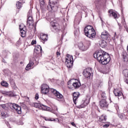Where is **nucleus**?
Segmentation results:
<instances>
[{
	"instance_id": "obj_12",
	"label": "nucleus",
	"mask_w": 128,
	"mask_h": 128,
	"mask_svg": "<svg viewBox=\"0 0 128 128\" xmlns=\"http://www.w3.org/2000/svg\"><path fill=\"white\" fill-rule=\"evenodd\" d=\"M12 108L15 110H16L18 114H22V108H20L18 105L16 104H13Z\"/></svg>"
},
{
	"instance_id": "obj_20",
	"label": "nucleus",
	"mask_w": 128,
	"mask_h": 128,
	"mask_svg": "<svg viewBox=\"0 0 128 128\" xmlns=\"http://www.w3.org/2000/svg\"><path fill=\"white\" fill-rule=\"evenodd\" d=\"M114 94L116 96H122V92L118 90V89H115L114 90Z\"/></svg>"
},
{
	"instance_id": "obj_19",
	"label": "nucleus",
	"mask_w": 128,
	"mask_h": 128,
	"mask_svg": "<svg viewBox=\"0 0 128 128\" xmlns=\"http://www.w3.org/2000/svg\"><path fill=\"white\" fill-rule=\"evenodd\" d=\"M35 52L38 54L42 52V46L38 45L35 47Z\"/></svg>"
},
{
	"instance_id": "obj_6",
	"label": "nucleus",
	"mask_w": 128,
	"mask_h": 128,
	"mask_svg": "<svg viewBox=\"0 0 128 128\" xmlns=\"http://www.w3.org/2000/svg\"><path fill=\"white\" fill-rule=\"evenodd\" d=\"M20 32L21 33V36H22V38H24V36H26V26H24V24H21L20 26Z\"/></svg>"
},
{
	"instance_id": "obj_34",
	"label": "nucleus",
	"mask_w": 128,
	"mask_h": 128,
	"mask_svg": "<svg viewBox=\"0 0 128 128\" xmlns=\"http://www.w3.org/2000/svg\"><path fill=\"white\" fill-rule=\"evenodd\" d=\"M57 56H60V50H58L56 52Z\"/></svg>"
},
{
	"instance_id": "obj_22",
	"label": "nucleus",
	"mask_w": 128,
	"mask_h": 128,
	"mask_svg": "<svg viewBox=\"0 0 128 128\" xmlns=\"http://www.w3.org/2000/svg\"><path fill=\"white\" fill-rule=\"evenodd\" d=\"M32 66H34V62H30L26 68V70H30V67Z\"/></svg>"
},
{
	"instance_id": "obj_43",
	"label": "nucleus",
	"mask_w": 128,
	"mask_h": 128,
	"mask_svg": "<svg viewBox=\"0 0 128 128\" xmlns=\"http://www.w3.org/2000/svg\"><path fill=\"white\" fill-rule=\"evenodd\" d=\"M108 12H109V14H110H110H112V10H110L108 11Z\"/></svg>"
},
{
	"instance_id": "obj_33",
	"label": "nucleus",
	"mask_w": 128,
	"mask_h": 128,
	"mask_svg": "<svg viewBox=\"0 0 128 128\" xmlns=\"http://www.w3.org/2000/svg\"><path fill=\"white\" fill-rule=\"evenodd\" d=\"M112 14L115 18H118V14L116 12H113Z\"/></svg>"
},
{
	"instance_id": "obj_39",
	"label": "nucleus",
	"mask_w": 128,
	"mask_h": 128,
	"mask_svg": "<svg viewBox=\"0 0 128 128\" xmlns=\"http://www.w3.org/2000/svg\"><path fill=\"white\" fill-rule=\"evenodd\" d=\"M110 126V125L106 124L103 126V128H108Z\"/></svg>"
},
{
	"instance_id": "obj_35",
	"label": "nucleus",
	"mask_w": 128,
	"mask_h": 128,
	"mask_svg": "<svg viewBox=\"0 0 128 128\" xmlns=\"http://www.w3.org/2000/svg\"><path fill=\"white\" fill-rule=\"evenodd\" d=\"M53 110H54V112H58V107L56 106H54L53 108Z\"/></svg>"
},
{
	"instance_id": "obj_37",
	"label": "nucleus",
	"mask_w": 128,
	"mask_h": 128,
	"mask_svg": "<svg viewBox=\"0 0 128 128\" xmlns=\"http://www.w3.org/2000/svg\"><path fill=\"white\" fill-rule=\"evenodd\" d=\"M35 98L36 100H38V94H36Z\"/></svg>"
},
{
	"instance_id": "obj_41",
	"label": "nucleus",
	"mask_w": 128,
	"mask_h": 128,
	"mask_svg": "<svg viewBox=\"0 0 128 128\" xmlns=\"http://www.w3.org/2000/svg\"><path fill=\"white\" fill-rule=\"evenodd\" d=\"M48 120H50V122H54L56 120V119L54 118H52V119H49Z\"/></svg>"
},
{
	"instance_id": "obj_18",
	"label": "nucleus",
	"mask_w": 128,
	"mask_h": 128,
	"mask_svg": "<svg viewBox=\"0 0 128 128\" xmlns=\"http://www.w3.org/2000/svg\"><path fill=\"white\" fill-rule=\"evenodd\" d=\"M100 106L101 108H107L108 107V102L106 100V99H104L100 100Z\"/></svg>"
},
{
	"instance_id": "obj_25",
	"label": "nucleus",
	"mask_w": 128,
	"mask_h": 128,
	"mask_svg": "<svg viewBox=\"0 0 128 128\" xmlns=\"http://www.w3.org/2000/svg\"><path fill=\"white\" fill-rule=\"evenodd\" d=\"M1 84L2 86H4L5 88H8V83L6 81H2L1 82Z\"/></svg>"
},
{
	"instance_id": "obj_17",
	"label": "nucleus",
	"mask_w": 128,
	"mask_h": 128,
	"mask_svg": "<svg viewBox=\"0 0 128 128\" xmlns=\"http://www.w3.org/2000/svg\"><path fill=\"white\" fill-rule=\"evenodd\" d=\"M48 8L49 12H52L56 10V7H54L52 3H50Z\"/></svg>"
},
{
	"instance_id": "obj_28",
	"label": "nucleus",
	"mask_w": 128,
	"mask_h": 128,
	"mask_svg": "<svg viewBox=\"0 0 128 128\" xmlns=\"http://www.w3.org/2000/svg\"><path fill=\"white\" fill-rule=\"evenodd\" d=\"M100 120L101 122H104V120H106V116H104L103 115L100 118Z\"/></svg>"
},
{
	"instance_id": "obj_9",
	"label": "nucleus",
	"mask_w": 128,
	"mask_h": 128,
	"mask_svg": "<svg viewBox=\"0 0 128 128\" xmlns=\"http://www.w3.org/2000/svg\"><path fill=\"white\" fill-rule=\"evenodd\" d=\"M51 92L52 94H54V96H56L58 98L62 99V98H64L62 94H60V93L54 88L51 89Z\"/></svg>"
},
{
	"instance_id": "obj_27",
	"label": "nucleus",
	"mask_w": 128,
	"mask_h": 128,
	"mask_svg": "<svg viewBox=\"0 0 128 128\" xmlns=\"http://www.w3.org/2000/svg\"><path fill=\"white\" fill-rule=\"evenodd\" d=\"M5 94L6 96H14V93H12V92H6Z\"/></svg>"
},
{
	"instance_id": "obj_38",
	"label": "nucleus",
	"mask_w": 128,
	"mask_h": 128,
	"mask_svg": "<svg viewBox=\"0 0 128 128\" xmlns=\"http://www.w3.org/2000/svg\"><path fill=\"white\" fill-rule=\"evenodd\" d=\"M71 124L73 126H75V128H76V124H74V122H72L71 123Z\"/></svg>"
},
{
	"instance_id": "obj_11",
	"label": "nucleus",
	"mask_w": 128,
	"mask_h": 128,
	"mask_svg": "<svg viewBox=\"0 0 128 128\" xmlns=\"http://www.w3.org/2000/svg\"><path fill=\"white\" fill-rule=\"evenodd\" d=\"M32 14V10H30L28 13V16H29L28 18V22L29 26H34V19L32 18V16H30Z\"/></svg>"
},
{
	"instance_id": "obj_24",
	"label": "nucleus",
	"mask_w": 128,
	"mask_h": 128,
	"mask_svg": "<svg viewBox=\"0 0 128 128\" xmlns=\"http://www.w3.org/2000/svg\"><path fill=\"white\" fill-rule=\"evenodd\" d=\"M123 59L124 62H128V55L126 53H125L123 56Z\"/></svg>"
},
{
	"instance_id": "obj_2",
	"label": "nucleus",
	"mask_w": 128,
	"mask_h": 128,
	"mask_svg": "<svg viewBox=\"0 0 128 128\" xmlns=\"http://www.w3.org/2000/svg\"><path fill=\"white\" fill-rule=\"evenodd\" d=\"M65 64L67 68H72L74 64V58H72V56L70 54H68Z\"/></svg>"
},
{
	"instance_id": "obj_21",
	"label": "nucleus",
	"mask_w": 128,
	"mask_h": 128,
	"mask_svg": "<svg viewBox=\"0 0 128 128\" xmlns=\"http://www.w3.org/2000/svg\"><path fill=\"white\" fill-rule=\"evenodd\" d=\"M40 38L42 40L46 42V40H48V35L46 34H42Z\"/></svg>"
},
{
	"instance_id": "obj_10",
	"label": "nucleus",
	"mask_w": 128,
	"mask_h": 128,
	"mask_svg": "<svg viewBox=\"0 0 128 128\" xmlns=\"http://www.w3.org/2000/svg\"><path fill=\"white\" fill-rule=\"evenodd\" d=\"M68 88H70V86H72L74 88H80V83L78 81H77L76 82H74L73 84H72L70 81L68 82Z\"/></svg>"
},
{
	"instance_id": "obj_3",
	"label": "nucleus",
	"mask_w": 128,
	"mask_h": 128,
	"mask_svg": "<svg viewBox=\"0 0 128 128\" xmlns=\"http://www.w3.org/2000/svg\"><path fill=\"white\" fill-rule=\"evenodd\" d=\"M34 106L37 108H40V110H47L50 112V108L40 103H34Z\"/></svg>"
},
{
	"instance_id": "obj_1",
	"label": "nucleus",
	"mask_w": 128,
	"mask_h": 128,
	"mask_svg": "<svg viewBox=\"0 0 128 128\" xmlns=\"http://www.w3.org/2000/svg\"><path fill=\"white\" fill-rule=\"evenodd\" d=\"M94 56V58H96L98 62L102 64H108L110 62V54L104 51H99L96 52Z\"/></svg>"
},
{
	"instance_id": "obj_4",
	"label": "nucleus",
	"mask_w": 128,
	"mask_h": 128,
	"mask_svg": "<svg viewBox=\"0 0 128 128\" xmlns=\"http://www.w3.org/2000/svg\"><path fill=\"white\" fill-rule=\"evenodd\" d=\"M90 44H92L90 42H88L87 43L86 46L84 45V44H82V43H79L78 46L80 50H82V52H86V50H88V48H90Z\"/></svg>"
},
{
	"instance_id": "obj_40",
	"label": "nucleus",
	"mask_w": 128,
	"mask_h": 128,
	"mask_svg": "<svg viewBox=\"0 0 128 128\" xmlns=\"http://www.w3.org/2000/svg\"><path fill=\"white\" fill-rule=\"evenodd\" d=\"M0 106H2V108H6V104H1Z\"/></svg>"
},
{
	"instance_id": "obj_31",
	"label": "nucleus",
	"mask_w": 128,
	"mask_h": 128,
	"mask_svg": "<svg viewBox=\"0 0 128 128\" xmlns=\"http://www.w3.org/2000/svg\"><path fill=\"white\" fill-rule=\"evenodd\" d=\"M56 24H52V26L54 28V30H60V27H56Z\"/></svg>"
},
{
	"instance_id": "obj_8",
	"label": "nucleus",
	"mask_w": 128,
	"mask_h": 128,
	"mask_svg": "<svg viewBox=\"0 0 128 128\" xmlns=\"http://www.w3.org/2000/svg\"><path fill=\"white\" fill-rule=\"evenodd\" d=\"M88 104V100H82L81 102H80L78 105L76 106V107L78 108H86V106Z\"/></svg>"
},
{
	"instance_id": "obj_26",
	"label": "nucleus",
	"mask_w": 128,
	"mask_h": 128,
	"mask_svg": "<svg viewBox=\"0 0 128 128\" xmlns=\"http://www.w3.org/2000/svg\"><path fill=\"white\" fill-rule=\"evenodd\" d=\"M100 46H102V48L106 46V42L105 40H102L100 43Z\"/></svg>"
},
{
	"instance_id": "obj_45",
	"label": "nucleus",
	"mask_w": 128,
	"mask_h": 128,
	"mask_svg": "<svg viewBox=\"0 0 128 128\" xmlns=\"http://www.w3.org/2000/svg\"><path fill=\"white\" fill-rule=\"evenodd\" d=\"M43 4H44V2H43Z\"/></svg>"
},
{
	"instance_id": "obj_13",
	"label": "nucleus",
	"mask_w": 128,
	"mask_h": 128,
	"mask_svg": "<svg viewBox=\"0 0 128 128\" xmlns=\"http://www.w3.org/2000/svg\"><path fill=\"white\" fill-rule=\"evenodd\" d=\"M80 94L78 92H74L73 94V101L76 104V102L78 100V98H80Z\"/></svg>"
},
{
	"instance_id": "obj_15",
	"label": "nucleus",
	"mask_w": 128,
	"mask_h": 128,
	"mask_svg": "<svg viewBox=\"0 0 128 128\" xmlns=\"http://www.w3.org/2000/svg\"><path fill=\"white\" fill-rule=\"evenodd\" d=\"M94 29L92 26H88L84 28V33L86 36L88 34Z\"/></svg>"
},
{
	"instance_id": "obj_32",
	"label": "nucleus",
	"mask_w": 128,
	"mask_h": 128,
	"mask_svg": "<svg viewBox=\"0 0 128 128\" xmlns=\"http://www.w3.org/2000/svg\"><path fill=\"white\" fill-rule=\"evenodd\" d=\"M102 97L104 98V100H106V93L104 92H102Z\"/></svg>"
},
{
	"instance_id": "obj_44",
	"label": "nucleus",
	"mask_w": 128,
	"mask_h": 128,
	"mask_svg": "<svg viewBox=\"0 0 128 128\" xmlns=\"http://www.w3.org/2000/svg\"><path fill=\"white\" fill-rule=\"evenodd\" d=\"M110 102H112V99H110Z\"/></svg>"
},
{
	"instance_id": "obj_16",
	"label": "nucleus",
	"mask_w": 128,
	"mask_h": 128,
	"mask_svg": "<svg viewBox=\"0 0 128 128\" xmlns=\"http://www.w3.org/2000/svg\"><path fill=\"white\" fill-rule=\"evenodd\" d=\"M86 36L90 38H94L96 37V31L94 30V29L93 28Z\"/></svg>"
},
{
	"instance_id": "obj_29",
	"label": "nucleus",
	"mask_w": 128,
	"mask_h": 128,
	"mask_svg": "<svg viewBox=\"0 0 128 128\" xmlns=\"http://www.w3.org/2000/svg\"><path fill=\"white\" fill-rule=\"evenodd\" d=\"M123 74L126 76V78H128V70H125L123 72Z\"/></svg>"
},
{
	"instance_id": "obj_5",
	"label": "nucleus",
	"mask_w": 128,
	"mask_h": 128,
	"mask_svg": "<svg viewBox=\"0 0 128 128\" xmlns=\"http://www.w3.org/2000/svg\"><path fill=\"white\" fill-rule=\"evenodd\" d=\"M82 74L85 78H90V76H92V69L90 68H88L84 70Z\"/></svg>"
},
{
	"instance_id": "obj_23",
	"label": "nucleus",
	"mask_w": 128,
	"mask_h": 128,
	"mask_svg": "<svg viewBox=\"0 0 128 128\" xmlns=\"http://www.w3.org/2000/svg\"><path fill=\"white\" fill-rule=\"evenodd\" d=\"M1 116L2 118H8V113L6 112H2L1 113Z\"/></svg>"
},
{
	"instance_id": "obj_30",
	"label": "nucleus",
	"mask_w": 128,
	"mask_h": 128,
	"mask_svg": "<svg viewBox=\"0 0 128 128\" xmlns=\"http://www.w3.org/2000/svg\"><path fill=\"white\" fill-rule=\"evenodd\" d=\"M16 6L18 8H22V2H16Z\"/></svg>"
},
{
	"instance_id": "obj_7",
	"label": "nucleus",
	"mask_w": 128,
	"mask_h": 128,
	"mask_svg": "<svg viewBox=\"0 0 128 128\" xmlns=\"http://www.w3.org/2000/svg\"><path fill=\"white\" fill-rule=\"evenodd\" d=\"M41 90L42 94H46L50 92V87L46 84H44L42 85Z\"/></svg>"
},
{
	"instance_id": "obj_14",
	"label": "nucleus",
	"mask_w": 128,
	"mask_h": 128,
	"mask_svg": "<svg viewBox=\"0 0 128 128\" xmlns=\"http://www.w3.org/2000/svg\"><path fill=\"white\" fill-rule=\"evenodd\" d=\"M101 38L102 40H108L110 38V34L106 31H104L102 33Z\"/></svg>"
},
{
	"instance_id": "obj_36",
	"label": "nucleus",
	"mask_w": 128,
	"mask_h": 128,
	"mask_svg": "<svg viewBox=\"0 0 128 128\" xmlns=\"http://www.w3.org/2000/svg\"><path fill=\"white\" fill-rule=\"evenodd\" d=\"M36 44V41L34 40H33L32 42V44L34 45V44Z\"/></svg>"
},
{
	"instance_id": "obj_42",
	"label": "nucleus",
	"mask_w": 128,
	"mask_h": 128,
	"mask_svg": "<svg viewBox=\"0 0 128 128\" xmlns=\"http://www.w3.org/2000/svg\"><path fill=\"white\" fill-rule=\"evenodd\" d=\"M125 82L128 84V76L126 78Z\"/></svg>"
}]
</instances>
